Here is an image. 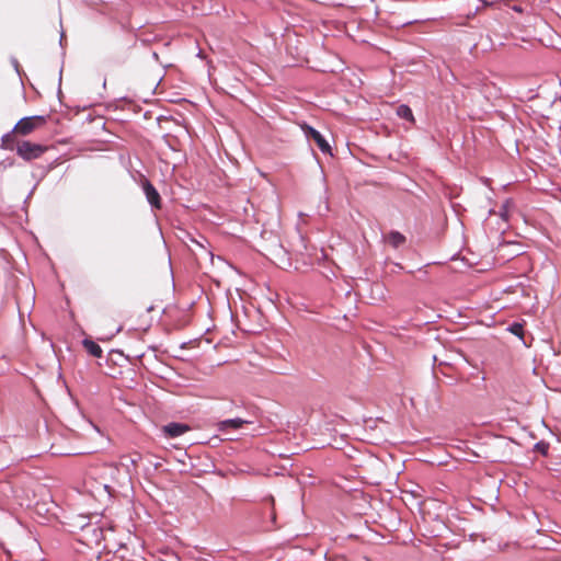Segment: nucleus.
Wrapping results in <instances>:
<instances>
[{
	"instance_id": "f257e3e1",
	"label": "nucleus",
	"mask_w": 561,
	"mask_h": 561,
	"mask_svg": "<svg viewBox=\"0 0 561 561\" xmlns=\"http://www.w3.org/2000/svg\"><path fill=\"white\" fill-rule=\"evenodd\" d=\"M263 511L261 516V527L265 531H271L277 528L276 512L274 507V497L266 496L263 499Z\"/></svg>"
},
{
	"instance_id": "f03ea898",
	"label": "nucleus",
	"mask_w": 561,
	"mask_h": 561,
	"mask_svg": "<svg viewBox=\"0 0 561 561\" xmlns=\"http://www.w3.org/2000/svg\"><path fill=\"white\" fill-rule=\"evenodd\" d=\"M15 150L18 156L23 160L32 161L39 158L46 151V147L27 140H22L16 142Z\"/></svg>"
},
{
	"instance_id": "7ed1b4c3",
	"label": "nucleus",
	"mask_w": 561,
	"mask_h": 561,
	"mask_svg": "<svg viewBox=\"0 0 561 561\" xmlns=\"http://www.w3.org/2000/svg\"><path fill=\"white\" fill-rule=\"evenodd\" d=\"M300 127L307 140L314 141L322 153L332 156V149L329 141L319 130L307 123L301 124Z\"/></svg>"
},
{
	"instance_id": "20e7f679",
	"label": "nucleus",
	"mask_w": 561,
	"mask_h": 561,
	"mask_svg": "<svg viewBox=\"0 0 561 561\" xmlns=\"http://www.w3.org/2000/svg\"><path fill=\"white\" fill-rule=\"evenodd\" d=\"M45 122L46 118L42 115L23 117L15 124L12 131L26 136L31 134L38 125H42Z\"/></svg>"
},
{
	"instance_id": "39448f33",
	"label": "nucleus",
	"mask_w": 561,
	"mask_h": 561,
	"mask_svg": "<svg viewBox=\"0 0 561 561\" xmlns=\"http://www.w3.org/2000/svg\"><path fill=\"white\" fill-rule=\"evenodd\" d=\"M140 185L149 205L154 209H161V196L152 183L144 176L140 181Z\"/></svg>"
},
{
	"instance_id": "423d86ee",
	"label": "nucleus",
	"mask_w": 561,
	"mask_h": 561,
	"mask_svg": "<svg viewBox=\"0 0 561 561\" xmlns=\"http://www.w3.org/2000/svg\"><path fill=\"white\" fill-rule=\"evenodd\" d=\"M190 431V426L185 423L171 422L162 427L163 434L169 438H176Z\"/></svg>"
},
{
	"instance_id": "0eeeda50",
	"label": "nucleus",
	"mask_w": 561,
	"mask_h": 561,
	"mask_svg": "<svg viewBox=\"0 0 561 561\" xmlns=\"http://www.w3.org/2000/svg\"><path fill=\"white\" fill-rule=\"evenodd\" d=\"M82 345L87 350V352L93 357L101 358L103 356V351L101 346L91 339H84L82 341Z\"/></svg>"
},
{
	"instance_id": "6e6552de",
	"label": "nucleus",
	"mask_w": 561,
	"mask_h": 561,
	"mask_svg": "<svg viewBox=\"0 0 561 561\" xmlns=\"http://www.w3.org/2000/svg\"><path fill=\"white\" fill-rule=\"evenodd\" d=\"M248 423L245 420L241 417H234V419H227L219 423L220 430H239L243 426V424Z\"/></svg>"
},
{
	"instance_id": "1a4fd4ad",
	"label": "nucleus",
	"mask_w": 561,
	"mask_h": 561,
	"mask_svg": "<svg viewBox=\"0 0 561 561\" xmlns=\"http://www.w3.org/2000/svg\"><path fill=\"white\" fill-rule=\"evenodd\" d=\"M387 241L391 247L398 249L405 242V237L401 232L392 230L389 232Z\"/></svg>"
},
{
	"instance_id": "9d476101",
	"label": "nucleus",
	"mask_w": 561,
	"mask_h": 561,
	"mask_svg": "<svg viewBox=\"0 0 561 561\" xmlns=\"http://www.w3.org/2000/svg\"><path fill=\"white\" fill-rule=\"evenodd\" d=\"M396 113L400 118L405 119L410 123H414V116H413L412 110L409 105L400 104L397 107Z\"/></svg>"
},
{
	"instance_id": "9b49d317",
	"label": "nucleus",
	"mask_w": 561,
	"mask_h": 561,
	"mask_svg": "<svg viewBox=\"0 0 561 561\" xmlns=\"http://www.w3.org/2000/svg\"><path fill=\"white\" fill-rule=\"evenodd\" d=\"M13 133L14 131L11 130L10 133H7L1 137L2 145L5 149L13 150V147H14Z\"/></svg>"
},
{
	"instance_id": "f8f14e48",
	"label": "nucleus",
	"mask_w": 561,
	"mask_h": 561,
	"mask_svg": "<svg viewBox=\"0 0 561 561\" xmlns=\"http://www.w3.org/2000/svg\"><path fill=\"white\" fill-rule=\"evenodd\" d=\"M507 330L518 336V337H523V333H524V328H523V324L519 323V322H513L512 324H510V327L507 328Z\"/></svg>"
},
{
	"instance_id": "ddd939ff",
	"label": "nucleus",
	"mask_w": 561,
	"mask_h": 561,
	"mask_svg": "<svg viewBox=\"0 0 561 561\" xmlns=\"http://www.w3.org/2000/svg\"><path fill=\"white\" fill-rule=\"evenodd\" d=\"M534 450L540 453L542 456H547L549 450V443L539 440L534 445Z\"/></svg>"
},
{
	"instance_id": "4468645a",
	"label": "nucleus",
	"mask_w": 561,
	"mask_h": 561,
	"mask_svg": "<svg viewBox=\"0 0 561 561\" xmlns=\"http://www.w3.org/2000/svg\"><path fill=\"white\" fill-rule=\"evenodd\" d=\"M91 528V525L87 524L82 526L83 530H89ZM92 531L95 540H99V538L102 536V529L95 526H92Z\"/></svg>"
},
{
	"instance_id": "2eb2a0df",
	"label": "nucleus",
	"mask_w": 561,
	"mask_h": 561,
	"mask_svg": "<svg viewBox=\"0 0 561 561\" xmlns=\"http://www.w3.org/2000/svg\"><path fill=\"white\" fill-rule=\"evenodd\" d=\"M18 66H19L18 60H14V67L16 70H18Z\"/></svg>"
},
{
	"instance_id": "dca6fc26",
	"label": "nucleus",
	"mask_w": 561,
	"mask_h": 561,
	"mask_svg": "<svg viewBox=\"0 0 561 561\" xmlns=\"http://www.w3.org/2000/svg\"><path fill=\"white\" fill-rule=\"evenodd\" d=\"M153 58H158V54L157 53H153Z\"/></svg>"
}]
</instances>
